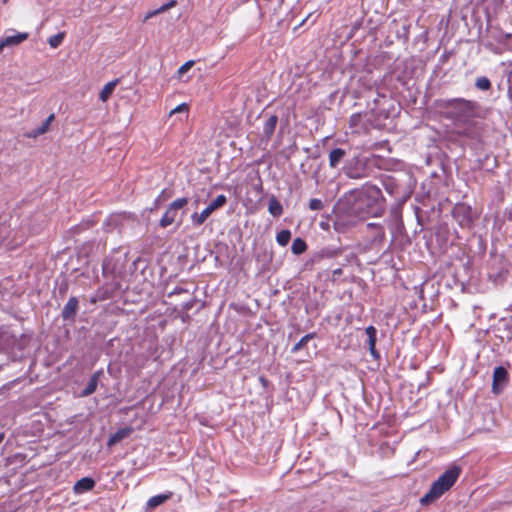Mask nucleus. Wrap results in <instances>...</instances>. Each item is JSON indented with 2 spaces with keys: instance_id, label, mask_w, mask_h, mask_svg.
<instances>
[{
  "instance_id": "f257e3e1",
  "label": "nucleus",
  "mask_w": 512,
  "mask_h": 512,
  "mask_svg": "<svg viewBox=\"0 0 512 512\" xmlns=\"http://www.w3.org/2000/svg\"><path fill=\"white\" fill-rule=\"evenodd\" d=\"M434 106L445 119L453 121L456 125H466L474 119L479 112L477 102L465 98L436 99Z\"/></svg>"
},
{
  "instance_id": "f03ea898",
  "label": "nucleus",
  "mask_w": 512,
  "mask_h": 512,
  "mask_svg": "<svg viewBox=\"0 0 512 512\" xmlns=\"http://www.w3.org/2000/svg\"><path fill=\"white\" fill-rule=\"evenodd\" d=\"M462 468L453 464L449 466L430 486V489L420 498V504L429 505L449 491L461 475Z\"/></svg>"
},
{
  "instance_id": "7ed1b4c3",
  "label": "nucleus",
  "mask_w": 512,
  "mask_h": 512,
  "mask_svg": "<svg viewBox=\"0 0 512 512\" xmlns=\"http://www.w3.org/2000/svg\"><path fill=\"white\" fill-rule=\"evenodd\" d=\"M452 216L462 228L472 227L476 218L471 206L466 203H457L452 209Z\"/></svg>"
},
{
  "instance_id": "20e7f679",
  "label": "nucleus",
  "mask_w": 512,
  "mask_h": 512,
  "mask_svg": "<svg viewBox=\"0 0 512 512\" xmlns=\"http://www.w3.org/2000/svg\"><path fill=\"white\" fill-rule=\"evenodd\" d=\"M358 218L349 209L340 210L335 214L333 221L334 230L337 233H346L351 228L356 226Z\"/></svg>"
},
{
  "instance_id": "39448f33",
  "label": "nucleus",
  "mask_w": 512,
  "mask_h": 512,
  "mask_svg": "<svg viewBox=\"0 0 512 512\" xmlns=\"http://www.w3.org/2000/svg\"><path fill=\"white\" fill-rule=\"evenodd\" d=\"M226 202L227 198L225 195H218L201 213L194 212L191 215L192 223L195 226L202 225L216 209L223 207Z\"/></svg>"
},
{
  "instance_id": "423d86ee",
  "label": "nucleus",
  "mask_w": 512,
  "mask_h": 512,
  "mask_svg": "<svg viewBox=\"0 0 512 512\" xmlns=\"http://www.w3.org/2000/svg\"><path fill=\"white\" fill-rule=\"evenodd\" d=\"M188 198L187 197H181L174 200L172 203H170L169 207L163 214L162 218L159 221V226L162 228H166L169 225L173 224L176 220L178 211L182 209L184 206L188 204Z\"/></svg>"
},
{
  "instance_id": "0eeeda50",
  "label": "nucleus",
  "mask_w": 512,
  "mask_h": 512,
  "mask_svg": "<svg viewBox=\"0 0 512 512\" xmlns=\"http://www.w3.org/2000/svg\"><path fill=\"white\" fill-rule=\"evenodd\" d=\"M509 375L504 366H497L493 371L492 392L500 394L508 385Z\"/></svg>"
},
{
  "instance_id": "6e6552de",
  "label": "nucleus",
  "mask_w": 512,
  "mask_h": 512,
  "mask_svg": "<svg viewBox=\"0 0 512 512\" xmlns=\"http://www.w3.org/2000/svg\"><path fill=\"white\" fill-rule=\"evenodd\" d=\"M495 264H492L488 270V279L496 285L502 284L506 281L508 276V269L505 267L502 260L495 259Z\"/></svg>"
},
{
  "instance_id": "1a4fd4ad",
  "label": "nucleus",
  "mask_w": 512,
  "mask_h": 512,
  "mask_svg": "<svg viewBox=\"0 0 512 512\" xmlns=\"http://www.w3.org/2000/svg\"><path fill=\"white\" fill-rule=\"evenodd\" d=\"M79 311V300L75 296H71L61 311V317L64 322L73 324Z\"/></svg>"
},
{
  "instance_id": "9d476101",
  "label": "nucleus",
  "mask_w": 512,
  "mask_h": 512,
  "mask_svg": "<svg viewBox=\"0 0 512 512\" xmlns=\"http://www.w3.org/2000/svg\"><path fill=\"white\" fill-rule=\"evenodd\" d=\"M344 252L342 247L328 245L319 249L313 255V261L319 263L325 259H335L341 256Z\"/></svg>"
},
{
  "instance_id": "9b49d317",
  "label": "nucleus",
  "mask_w": 512,
  "mask_h": 512,
  "mask_svg": "<svg viewBox=\"0 0 512 512\" xmlns=\"http://www.w3.org/2000/svg\"><path fill=\"white\" fill-rule=\"evenodd\" d=\"M385 191L392 197L399 199L402 186L399 181L391 175H384L381 179Z\"/></svg>"
},
{
  "instance_id": "f8f14e48",
  "label": "nucleus",
  "mask_w": 512,
  "mask_h": 512,
  "mask_svg": "<svg viewBox=\"0 0 512 512\" xmlns=\"http://www.w3.org/2000/svg\"><path fill=\"white\" fill-rule=\"evenodd\" d=\"M365 333L367 335V345L369 348L370 355L378 360L380 358V353L376 349V341H377V329L370 325L366 327Z\"/></svg>"
},
{
  "instance_id": "ddd939ff",
  "label": "nucleus",
  "mask_w": 512,
  "mask_h": 512,
  "mask_svg": "<svg viewBox=\"0 0 512 512\" xmlns=\"http://www.w3.org/2000/svg\"><path fill=\"white\" fill-rule=\"evenodd\" d=\"M12 31L15 32V34L1 37L5 48L18 46L29 38V33L27 32H16L15 30Z\"/></svg>"
},
{
  "instance_id": "4468645a",
  "label": "nucleus",
  "mask_w": 512,
  "mask_h": 512,
  "mask_svg": "<svg viewBox=\"0 0 512 512\" xmlns=\"http://www.w3.org/2000/svg\"><path fill=\"white\" fill-rule=\"evenodd\" d=\"M102 375H103V370L100 369V370L95 371L90 376L86 387L81 391L82 397L90 396L91 394H93L96 391L99 379Z\"/></svg>"
},
{
  "instance_id": "2eb2a0df",
  "label": "nucleus",
  "mask_w": 512,
  "mask_h": 512,
  "mask_svg": "<svg viewBox=\"0 0 512 512\" xmlns=\"http://www.w3.org/2000/svg\"><path fill=\"white\" fill-rule=\"evenodd\" d=\"M133 432L132 427H123L118 429L115 433L111 434L108 441L107 446L112 447L116 445L117 443L121 442L123 439L129 437Z\"/></svg>"
},
{
  "instance_id": "dca6fc26",
  "label": "nucleus",
  "mask_w": 512,
  "mask_h": 512,
  "mask_svg": "<svg viewBox=\"0 0 512 512\" xmlns=\"http://www.w3.org/2000/svg\"><path fill=\"white\" fill-rule=\"evenodd\" d=\"M364 193L374 202L378 209H382L384 198L380 188L375 185H366Z\"/></svg>"
},
{
  "instance_id": "f3484780",
  "label": "nucleus",
  "mask_w": 512,
  "mask_h": 512,
  "mask_svg": "<svg viewBox=\"0 0 512 512\" xmlns=\"http://www.w3.org/2000/svg\"><path fill=\"white\" fill-rule=\"evenodd\" d=\"M94 487V479L91 477H83L74 484L73 490L76 494H82L92 490Z\"/></svg>"
},
{
  "instance_id": "a211bd4d",
  "label": "nucleus",
  "mask_w": 512,
  "mask_h": 512,
  "mask_svg": "<svg viewBox=\"0 0 512 512\" xmlns=\"http://www.w3.org/2000/svg\"><path fill=\"white\" fill-rule=\"evenodd\" d=\"M346 155V150L342 148L332 149L329 153V166L331 168H337L343 162Z\"/></svg>"
},
{
  "instance_id": "6ab92c4d",
  "label": "nucleus",
  "mask_w": 512,
  "mask_h": 512,
  "mask_svg": "<svg viewBox=\"0 0 512 512\" xmlns=\"http://www.w3.org/2000/svg\"><path fill=\"white\" fill-rule=\"evenodd\" d=\"M55 119L54 114H51L47 117V119L37 128L29 131L26 136L29 138H36L44 133H46L49 130L50 124Z\"/></svg>"
},
{
  "instance_id": "aec40b11",
  "label": "nucleus",
  "mask_w": 512,
  "mask_h": 512,
  "mask_svg": "<svg viewBox=\"0 0 512 512\" xmlns=\"http://www.w3.org/2000/svg\"><path fill=\"white\" fill-rule=\"evenodd\" d=\"M277 123H278V117L276 115L269 116V118L264 122L263 136L267 140H269L272 137V135L274 134Z\"/></svg>"
},
{
  "instance_id": "412c9836",
  "label": "nucleus",
  "mask_w": 512,
  "mask_h": 512,
  "mask_svg": "<svg viewBox=\"0 0 512 512\" xmlns=\"http://www.w3.org/2000/svg\"><path fill=\"white\" fill-rule=\"evenodd\" d=\"M370 238H369V244L371 248L379 247L381 246L385 241V229L384 228H378V230L371 231Z\"/></svg>"
},
{
  "instance_id": "4be33fe9",
  "label": "nucleus",
  "mask_w": 512,
  "mask_h": 512,
  "mask_svg": "<svg viewBox=\"0 0 512 512\" xmlns=\"http://www.w3.org/2000/svg\"><path fill=\"white\" fill-rule=\"evenodd\" d=\"M497 337H499L502 341L510 342L512 341V326L509 325L506 321L500 322L497 326Z\"/></svg>"
},
{
  "instance_id": "5701e85b",
  "label": "nucleus",
  "mask_w": 512,
  "mask_h": 512,
  "mask_svg": "<svg viewBox=\"0 0 512 512\" xmlns=\"http://www.w3.org/2000/svg\"><path fill=\"white\" fill-rule=\"evenodd\" d=\"M172 497V493H165V494H158L155 496H152L149 498V500L146 503L147 509H154L160 505H162L164 502H166L168 499Z\"/></svg>"
},
{
  "instance_id": "b1692460",
  "label": "nucleus",
  "mask_w": 512,
  "mask_h": 512,
  "mask_svg": "<svg viewBox=\"0 0 512 512\" xmlns=\"http://www.w3.org/2000/svg\"><path fill=\"white\" fill-rule=\"evenodd\" d=\"M116 263L113 258H105L102 263V273L106 278L113 277L116 274Z\"/></svg>"
},
{
  "instance_id": "393cba45",
  "label": "nucleus",
  "mask_w": 512,
  "mask_h": 512,
  "mask_svg": "<svg viewBox=\"0 0 512 512\" xmlns=\"http://www.w3.org/2000/svg\"><path fill=\"white\" fill-rule=\"evenodd\" d=\"M268 211L274 217H280L283 213V207L275 196L269 199Z\"/></svg>"
},
{
  "instance_id": "a878e982",
  "label": "nucleus",
  "mask_w": 512,
  "mask_h": 512,
  "mask_svg": "<svg viewBox=\"0 0 512 512\" xmlns=\"http://www.w3.org/2000/svg\"><path fill=\"white\" fill-rule=\"evenodd\" d=\"M117 83H118V79H115V80L110 81L104 85V87L102 88V90L100 91V94H99V99L102 102L107 101L108 98L112 95Z\"/></svg>"
},
{
  "instance_id": "bb28decb",
  "label": "nucleus",
  "mask_w": 512,
  "mask_h": 512,
  "mask_svg": "<svg viewBox=\"0 0 512 512\" xmlns=\"http://www.w3.org/2000/svg\"><path fill=\"white\" fill-rule=\"evenodd\" d=\"M343 169L345 175L351 179H361L365 177V172L363 169L355 168L350 165L345 166Z\"/></svg>"
},
{
  "instance_id": "cd10ccee",
  "label": "nucleus",
  "mask_w": 512,
  "mask_h": 512,
  "mask_svg": "<svg viewBox=\"0 0 512 512\" xmlns=\"http://www.w3.org/2000/svg\"><path fill=\"white\" fill-rule=\"evenodd\" d=\"M177 5V1L176 0H170L168 3L160 6L159 8L155 9V10H152V11H149L147 13V15L145 16V20L149 19V18H152L160 13H163L165 11H167L168 9L172 8V7H175Z\"/></svg>"
},
{
  "instance_id": "c85d7f7f",
  "label": "nucleus",
  "mask_w": 512,
  "mask_h": 512,
  "mask_svg": "<svg viewBox=\"0 0 512 512\" xmlns=\"http://www.w3.org/2000/svg\"><path fill=\"white\" fill-rule=\"evenodd\" d=\"M307 250V244L304 239L296 238L293 240L291 251L295 255H301Z\"/></svg>"
},
{
  "instance_id": "c756f323",
  "label": "nucleus",
  "mask_w": 512,
  "mask_h": 512,
  "mask_svg": "<svg viewBox=\"0 0 512 512\" xmlns=\"http://www.w3.org/2000/svg\"><path fill=\"white\" fill-rule=\"evenodd\" d=\"M315 337H316L315 332L308 333V334L304 335L296 344H294V346L291 349V352L296 353V352L300 351L310 340H312Z\"/></svg>"
},
{
  "instance_id": "7c9ffc66",
  "label": "nucleus",
  "mask_w": 512,
  "mask_h": 512,
  "mask_svg": "<svg viewBox=\"0 0 512 512\" xmlns=\"http://www.w3.org/2000/svg\"><path fill=\"white\" fill-rule=\"evenodd\" d=\"M475 87L480 91H488L491 89L492 84L488 77L480 76L475 80Z\"/></svg>"
},
{
  "instance_id": "2f4dec72",
  "label": "nucleus",
  "mask_w": 512,
  "mask_h": 512,
  "mask_svg": "<svg viewBox=\"0 0 512 512\" xmlns=\"http://www.w3.org/2000/svg\"><path fill=\"white\" fill-rule=\"evenodd\" d=\"M291 239V232L287 229L281 230L276 235V241L280 246H286Z\"/></svg>"
},
{
  "instance_id": "473e14b6",
  "label": "nucleus",
  "mask_w": 512,
  "mask_h": 512,
  "mask_svg": "<svg viewBox=\"0 0 512 512\" xmlns=\"http://www.w3.org/2000/svg\"><path fill=\"white\" fill-rule=\"evenodd\" d=\"M364 115H366V114L364 113ZM362 117H363L362 113L352 114L349 119L350 128L357 130L358 128L362 127L363 126L361 123Z\"/></svg>"
},
{
  "instance_id": "72a5a7b5",
  "label": "nucleus",
  "mask_w": 512,
  "mask_h": 512,
  "mask_svg": "<svg viewBox=\"0 0 512 512\" xmlns=\"http://www.w3.org/2000/svg\"><path fill=\"white\" fill-rule=\"evenodd\" d=\"M64 37H65V32H60L58 34H55V35L49 37L48 44L50 45L51 48H57L62 44Z\"/></svg>"
},
{
  "instance_id": "f704fd0d",
  "label": "nucleus",
  "mask_w": 512,
  "mask_h": 512,
  "mask_svg": "<svg viewBox=\"0 0 512 512\" xmlns=\"http://www.w3.org/2000/svg\"><path fill=\"white\" fill-rule=\"evenodd\" d=\"M311 211H320L324 208V201L320 198H312L308 203Z\"/></svg>"
},
{
  "instance_id": "c9c22d12",
  "label": "nucleus",
  "mask_w": 512,
  "mask_h": 512,
  "mask_svg": "<svg viewBox=\"0 0 512 512\" xmlns=\"http://www.w3.org/2000/svg\"><path fill=\"white\" fill-rule=\"evenodd\" d=\"M194 65V61L193 60H189L187 62H185L179 69H178V74L179 75H183L184 73H186L192 66Z\"/></svg>"
},
{
  "instance_id": "e433bc0d",
  "label": "nucleus",
  "mask_w": 512,
  "mask_h": 512,
  "mask_svg": "<svg viewBox=\"0 0 512 512\" xmlns=\"http://www.w3.org/2000/svg\"><path fill=\"white\" fill-rule=\"evenodd\" d=\"M181 293H188V290L181 286L174 287L171 291L168 292L167 296L172 297L174 295H178Z\"/></svg>"
},
{
  "instance_id": "4c0bfd02",
  "label": "nucleus",
  "mask_w": 512,
  "mask_h": 512,
  "mask_svg": "<svg viewBox=\"0 0 512 512\" xmlns=\"http://www.w3.org/2000/svg\"><path fill=\"white\" fill-rule=\"evenodd\" d=\"M188 111V105L186 103L179 104L176 108H174L171 111V114L173 113H180V112H187Z\"/></svg>"
},
{
  "instance_id": "58836bf2",
  "label": "nucleus",
  "mask_w": 512,
  "mask_h": 512,
  "mask_svg": "<svg viewBox=\"0 0 512 512\" xmlns=\"http://www.w3.org/2000/svg\"><path fill=\"white\" fill-rule=\"evenodd\" d=\"M68 282L67 281H63L60 285H59V294L61 296H64L66 294V292L68 291Z\"/></svg>"
},
{
  "instance_id": "ea45409f",
  "label": "nucleus",
  "mask_w": 512,
  "mask_h": 512,
  "mask_svg": "<svg viewBox=\"0 0 512 512\" xmlns=\"http://www.w3.org/2000/svg\"><path fill=\"white\" fill-rule=\"evenodd\" d=\"M366 228L368 230V232H371V231H375V230H378V228H384L381 224L379 223H368L366 225Z\"/></svg>"
},
{
  "instance_id": "a19ab883",
  "label": "nucleus",
  "mask_w": 512,
  "mask_h": 512,
  "mask_svg": "<svg viewBox=\"0 0 512 512\" xmlns=\"http://www.w3.org/2000/svg\"><path fill=\"white\" fill-rule=\"evenodd\" d=\"M499 42L505 43L506 41L512 40V34L510 33H502L499 37Z\"/></svg>"
},
{
  "instance_id": "79ce46f5",
  "label": "nucleus",
  "mask_w": 512,
  "mask_h": 512,
  "mask_svg": "<svg viewBox=\"0 0 512 512\" xmlns=\"http://www.w3.org/2000/svg\"><path fill=\"white\" fill-rule=\"evenodd\" d=\"M508 96L510 99H512V71L508 76Z\"/></svg>"
},
{
  "instance_id": "37998d69",
  "label": "nucleus",
  "mask_w": 512,
  "mask_h": 512,
  "mask_svg": "<svg viewBox=\"0 0 512 512\" xmlns=\"http://www.w3.org/2000/svg\"><path fill=\"white\" fill-rule=\"evenodd\" d=\"M194 305H195V301L194 300H190V301H188V302L183 304V309L188 311V310L192 309L194 307Z\"/></svg>"
},
{
  "instance_id": "c03bdc74",
  "label": "nucleus",
  "mask_w": 512,
  "mask_h": 512,
  "mask_svg": "<svg viewBox=\"0 0 512 512\" xmlns=\"http://www.w3.org/2000/svg\"><path fill=\"white\" fill-rule=\"evenodd\" d=\"M342 272H343L342 268H337V269L333 270L332 274L334 277H338V276L342 275Z\"/></svg>"
},
{
  "instance_id": "a18cd8bd",
  "label": "nucleus",
  "mask_w": 512,
  "mask_h": 512,
  "mask_svg": "<svg viewBox=\"0 0 512 512\" xmlns=\"http://www.w3.org/2000/svg\"><path fill=\"white\" fill-rule=\"evenodd\" d=\"M448 57H449V55H448L447 53H444V54H443V55H441V57H440V62H441L442 64H444V63L447 61Z\"/></svg>"
},
{
  "instance_id": "49530a36",
  "label": "nucleus",
  "mask_w": 512,
  "mask_h": 512,
  "mask_svg": "<svg viewBox=\"0 0 512 512\" xmlns=\"http://www.w3.org/2000/svg\"><path fill=\"white\" fill-rule=\"evenodd\" d=\"M311 15H312V14L310 13V14H309L305 19H303V20L301 21V23L299 24V27H300V26H303V25L308 21V19L310 18V16H311Z\"/></svg>"
},
{
  "instance_id": "de8ad7c7",
  "label": "nucleus",
  "mask_w": 512,
  "mask_h": 512,
  "mask_svg": "<svg viewBox=\"0 0 512 512\" xmlns=\"http://www.w3.org/2000/svg\"><path fill=\"white\" fill-rule=\"evenodd\" d=\"M5 46H4V43L2 41V39L0 38V53L4 50Z\"/></svg>"
},
{
  "instance_id": "09e8293b",
  "label": "nucleus",
  "mask_w": 512,
  "mask_h": 512,
  "mask_svg": "<svg viewBox=\"0 0 512 512\" xmlns=\"http://www.w3.org/2000/svg\"><path fill=\"white\" fill-rule=\"evenodd\" d=\"M3 439H4V433L0 432V443L3 441Z\"/></svg>"
}]
</instances>
